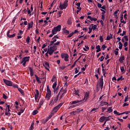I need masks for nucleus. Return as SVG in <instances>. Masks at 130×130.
<instances>
[{"label": "nucleus", "instance_id": "obj_10", "mask_svg": "<svg viewBox=\"0 0 130 130\" xmlns=\"http://www.w3.org/2000/svg\"><path fill=\"white\" fill-rule=\"evenodd\" d=\"M62 58H64L65 61H69V55L67 53H62L61 54Z\"/></svg>", "mask_w": 130, "mask_h": 130}, {"label": "nucleus", "instance_id": "obj_14", "mask_svg": "<svg viewBox=\"0 0 130 130\" xmlns=\"http://www.w3.org/2000/svg\"><path fill=\"white\" fill-rule=\"evenodd\" d=\"M82 101H84V100H78L76 101H72L70 103H71V105H75V104H78V103H80V102H82Z\"/></svg>", "mask_w": 130, "mask_h": 130}, {"label": "nucleus", "instance_id": "obj_5", "mask_svg": "<svg viewBox=\"0 0 130 130\" xmlns=\"http://www.w3.org/2000/svg\"><path fill=\"white\" fill-rule=\"evenodd\" d=\"M58 36L57 35L54 36L52 38V41L50 42V45H54L55 44V43L56 41H57V39H58Z\"/></svg>", "mask_w": 130, "mask_h": 130}, {"label": "nucleus", "instance_id": "obj_61", "mask_svg": "<svg viewBox=\"0 0 130 130\" xmlns=\"http://www.w3.org/2000/svg\"><path fill=\"white\" fill-rule=\"evenodd\" d=\"M22 34H23V31L19 30L18 35L21 36V35H22Z\"/></svg>", "mask_w": 130, "mask_h": 130}, {"label": "nucleus", "instance_id": "obj_54", "mask_svg": "<svg viewBox=\"0 0 130 130\" xmlns=\"http://www.w3.org/2000/svg\"><path fill=\"white\" fill-rule=\"evenodd\" d=\"M27 14L28 15H29V16H32V14H31V10H29V8H27Z\"/></svg>", "mask_w": 130, "mask_h": 130}, {"label": "nucleus", "instance_id": "obj_1", "mask_svg": "<svg viewBox=\"0 0 130 130\" xmlns=\"http://www.w3.org/2000/svg\"><path fill=\"white\" fill-rule=\"evenodd\" d=\"M60 44V41H57L55 43V44L53 45H50L48 46L47 52L48 53V54L50 55H52L53 54V52L55 51H56L57 49V46Z\"/></svg>", "mask_w": 130, "mask_h": 130}, {"label": "nucleus", "instance_id": "obj_26", "mask_svg": "<svg viewBox=\"0 0 130 130\" xmlns=\"http://www.w3.org/2000/svg\"><path fill=\"white\" fill-rule=\"evenodd\" d=\"M56 80H57L56 79V75H53V77L51 79V82H52V83H53V82L55 83V82H57Z\"/></svg>", "mask_w": 130, "mask_h": 130}, {"label": "nucleus", "instance_id": "obj_38", "mask_svg": "<svg viewBox=\"0 0 130 130\" xmlns=\"http://www.w3.org/2000/svg\"><path fill=\"white\" fill-rule=\"evenodd\" d=\"M91 26H92V27H91V28L93 29V30H95V29H97V25H96V24H91Z\"/></svg>", "mask_w": 130, "mask_h": 130}, {"label": "nucleus", "instance_id": "obj_52", "mask_svg": "<svg viewBox=\"0 0 130 130\" xmlns=\"http://www.w3.org/2000/svg\"><path fill=\"white\" fill-rule=\"evenodd\" d=\"M104 58H105V57L104 56H102L101 57H100L99 59L100 60L101 62L103 61Z\"/></svg>", "mask_w": 130, "mask_h": 130}, {"label": "nucleus", "instance_id": "obj_41", "mask_svg": "<svg viewBox=\"0 0 130 130\" xmlns=\"http://www.w3.org/2000/svg\"><path fill=\"white\" fill-rule=\"evenodd\" d=\"M89 46H85V48H83V50H84V51H88V50H89Z\"/></svg>", "mask_w": 130, "mask_h": 130}, {"label": "nucleus", "instance_id": "obj_34", "mask_svg": "<svg viewBox=\"0 0 130 130\" xmlns=\"http://www.w3.org/2000/svg\"><path fill=\"white\" fill-rule=\"evenodd\" d=\"M63 31L64 33L66 34V35L70 34V31H69L67 29H66V28H63Z\"/></svg>", "mask_w": 130, "mask_h": 130}, {"label": "nucleus", "instance_id": "obj_6", "mask_svg": "<svg viewBox=\"0 0 130 130\" xmlns=\"http://www.w3.org/2000/svg\"><path fill=\"white\" fill-rule=\"evenodd\" d=\"M29 58H30V56H26L22 58L21 61V63H22V65L23 66V67H25L26 62H27V61H29Z\"/></svg>", "mask_w": 130, "mask_h": 130}, {"label": "nucleus", "instance_id": "obj_50", "mask_svg": "<svg viewBox=\"0 0 130 130\" xmlns=\"http://www.w3.org/2000/svg\"><path fill=\"white\" fill-rule=\"evenodd\" d=\"M74 34H75V32H71V34H70L68 36V38H71V37H72V36H73L74 35Z\"/></svg>", "mask_w": 130, "mask_h": 130}, {"label": "nucleus", "instance_id": "obj_35", "mask_svg": "<svg viewBox=\"0 0 130 130\" xmlns=\"http://www.w3.org/2000/svg\"><path fill=\"white\" fill-rule=\"evenodd\" d=\"M105 120V116H102L100 118V122H103Z\"/></svg>", "mask_w": 130, "mask_h": 130}, {"label": "nucleus", "instance_id": "obj_40", "mask_svg": "<svg viewBox=\"0 0 130 130\" xmlns=\"http://www.w3.org/2000/svg\"><path fill=\"white\" fill-rule=\"evenodd\" d=\"M120 22L121 23H123V24H126V21L123 20V17H120Z\"/></svg>", "mask_w": 130, "mask_h": 130}, {"label": "nucleus", "instance_id": "obj_31", "mask_svg": "<svg viewBox=\"0 0 130 130\" xmlns=\"http://www.w3.org/2000/svg\"><path fill=\"white\" fill-rule=\"evenodd\" d=\"M111 36H107V38L106 39V40H110V39H112L113 37L112 35L110 34Z\"/></svg>", "mask_w": 130, "mask_h": 130}, {"label": "nucleus", "instance_id": "obj_37", "mask_svg": "<svg viewBox=\"0 0 130 130\" xmlns=\"http://www.w3.org/2000/svg\"><path fill=\"white\" fill-rule=\"evenodd\" d=\"M57 85V83L56 81H55L53 84V85H52V88L53 89V90L56 88V86Z\"/></svg>", "mask_w": 130, "mask_h": 130}, {"label": "nucleus", "instance_id": "obj_9", "mask_svg": "<svg viewBox=\"0 0 130 130\" xmlns=\"http://www.w3.org/2000/svg\"><path fill=\"white\" fill-rule=\"evenodd\" d=\"M3 81L7 86H8V87H12V86H13V82L11 81L4 79Z\"/></svg>", "mask_w": 130, "mask_h": 130}, {"label": "nucleus", "instance_id": "obj_28", "mask_svg": "<svg viewBox=\"0 0 130 130\" xmlns=\"http://www.w3.org/2000/svg\"><path fill=\"white\" fill-rule=\"evenodd\" d=\"M95 48L96 49V52H100V51H101V48H100V45L96 46Z\"/></svg>", "mask_w": 130, "mask_h": 130}, {"label": "nucleus", "instance_id": "obj_15", "mask_svg": "<svg viewBox=\"0 0 130 130\" xmlns=\"http://www.w3.org/2000/svg\"><path fill=\"white\" fill-rule=\"evenodd\" d=\"M10 30H8L7 33V36L8 38H13L16 36V34H13V35H10Z\"/></svg>", "mask_w": 130, "mask_h": 130}, {"label": "nucleus", "instance_id": "obj_22", "mask_svg": "<svg viewBox=\"0 0 130 130\" xmlns=\"http://www.w3.org/2000/svg\"><path fill=\"white\" fill-rule=\"evenodd\" d=\"M83 109H81V108H79V109H76V110H75V113L76 114H79L80 113H81V111H83Z\"/></svg>", "mask_w": 130, "mask_h": 130}, {"label": "nucleus", "instance_id": "obj_33", "mask_svg": "<svg viewBox=\"0 0 130 130\" xmlns=\"http://www.w3.org/2000/svg\"><path fill=\"white\" fill-rule=\"evenodd\" d=\"M18 91L19 92H20V93H21V94L23 95V96H24V95L25 94L24 92V90H23V89H22L21 88H18Z\"/></svg>", "mask_w": 130, "mask_h": 130}, {"label": "nucleus", "instance_id": "obj_53", "mask_svg": "<svg viewBox=\"0 0 130 130\" xmlns=\"http://www.w3.org/2000/svg\"><path fill=\"white\" fill-rule=\"evenodd\" d=\"M99 40H100V42H103V36H100Z\"/></svg>", "mask_w": 130, "mask_h": 130}, {"label": "nucleus", "instance_id": "obj_23", "mask_svg": "<svg viewBox=\"0 0 130 130\" xmlns=\"http://www.w3.org/2000/svg\"><path fill=\"white\" fill-rule=\"evenodd\" d=\"M36 81L38 82V84H41V80H40V78H39L37 75H35Z\"/></svg>", "mask_w": 130, "mask_h": 130}, {"label": "nucleus", "instance_id": "obj_48", "mask_svg": "<svg viewBox=\"0 0 130 130\" xmlns=\"http://www.w3.org/2000/svg\"><path fill=\"white\" fill-rule=\"evenodd\" d=\"M120 69L121 73H124V67H123V66L120 67Z\"/></svg>", "mask_w": 130, "mask_h": 130}, {"label": "nucleus", "instance_id": "obj_49", "mask_svg": "<svg viewBox=\"0 0 130 130\" xmlns=\"http://www.w3.org/2000/svg\"><path fill=\"white\" fill-rule=\"evenodd\" d=\"M110 117H111V116H109V117H105V120L106 121H108L109 120H110Z\"/></svg>", "mask_w": 130, "mask_h": 130}, {"label": "nucleus", "instance_id": "obj_45", "mask_svg": "<svg viewBox=\"0 0 130 130\" xmlns=\"http://www.w3.org/2000/svg\"><path fill=\"white\" fill-rule=\"evenodd\" d=\"M37 113H38V111L37 110H35L32 112V115H36V114H37Z\"/></svg>", "mask_w": 130, "mask_h": 130}, {"label": "nucleus", "instance_id": "obj_30", "mask_svg": "<svg viewBox=\"0 0 130 130\" xmlns=\"http://www.w3.org/2000/svg\"><path fill=\"white\" fill-rule=\"evenodd\" d=\"M112 111H113V110H112V107H110L108 108V110H107V112H109V113H111V112H112Z\"/></svg>", "mask_w": 130, "mask_h": 130}, {"label": "nucleus", "instance_id": "obj_63", "mask_svg": "<svg viewBox=\"0 0 130 130\" xmlns=\"http://www.w3.org/2000/svg\"><path fill=\"white\" fill-rule=\"evenodd\" d=\"M87 19H89V20H90V21H93V18L90 16H87Z\"/></svg>", "mask_w": 130, "mask_h": 130}, {"label": "nucleus", "instance_id": "obj_42", "mask_svg": "<svg viewBox=\"0 0 130 130\" xmlns=\"http://www.w3.org/2000/svg\"><path fill=\"white\" fill-rule=\"evenodd\" d=\"M67 24H68V25H72V18L68 19Z\"/></svg>", "mask_w": 130, "mask_h": 130}, {"label": "nucleus", "instance_id": "obj_2", "mask_svg": "<svg viewBox=\"0 0 130 130\" xmlns=\"http://www.w3.org/2000/svg\"><path fill=\"white\" fill-rule=\"evenodd\" d=\"M51 98V90L49 89V87L47 86V94L45 96V99L47 101H49Z\"/></svg>", "mask_w": 130, "mask_h": 130}, {"label": "nucleus", "instance_id": "obj_59", "mask_svg": "<svg viewBox=\"0 0 130 130\" xmlns=\"http://www.w3.org/2000/svg\"><path fill=\"white\" fill-rule=\"evenodd\" d=\"M119 12V10H117V11H115L114 13V16H117V13Z\"/></svg>", "mask_w": 130, "mask_h": 130}, {"label": "nucleus", "instance_id": "obj_3", "mask_svg": "<svg viewBox=\"0 0 130 130\" xmlns=\"http://www.w3.org/2000/svg\"><path fill=\"white\" fill-rule=\"evenodd\" d=\"M69 1L68 0H66L62 4H60L59 6V8L60 10H66L67 8H68V6H69V4H68V2Z\"/></svg>", "mask_w": 130, "mask_h": 130}, {"label": "nucleus", "instance_id": "obj_16", "mask_svg": "<svg viewBox=\"0 0 130 130\" xmlns=\"http://www.w3.org/2000/svg\"><path fill=\"white\" fill-rule=\"evenodd\" d=\"M89 92H85V96L84 98V100L85 102H86V101H87L88 100V99H89Z\"/></svg>", "mask_w": 130, "mask_h": 130}, {"label": "nucleus", "instance_id": "obj_60", "mask_svg": "<svg viewBox=\"0 0 130 130\" xmlns=\"http://www.w3.org/2000/svg\"><path fill=\"white\" fill-rule=\"evenodd\" d=\"M124 19L126 20L127 19V14L125 13L124 15Z\"/></svg>", "mask_w": 130, "mask_h": 130}, {"label": "nucleus", "instance_id": "obj_18", "mask_svg": "<svg viewBox=\"0 0 130 130\" xmlns=\"http://www.w3.org/2000/svg\"><path fill=\"white\" fill-rule=\"evenodd\" d=\"M33 24H34L33 21H31L30 22L28 23L27 30H30V29H31V28L33 27Z\"/></svg>", "mask_w": 130, "mask_h": 130}, {"label": "nucleus", "instance_id": "obj_47", "mask_svg": "<svg viewBox=\"0 0 130 130\" xmlns=\"http://www.w3.org/2000/svg\"><path fill=\"white\" fill-rule=\"evenodd\" d=\"M70 115H77L75 111H73L70 113Z\"/></svg>", "mask_w": 130, "mask_h": 130}, {"label": "nucleus", "instance_id": "obj_21", "mask_svg": "<svg viewBox=\"0 0 130 130\" xmlns=\"http://www.w3.org/2000/svg\"><path fill=\"white\" fill-rule=\"evenodd\" d=\"M57 31H60L61 30V25H58L54 28Z\"/></svg>", "mask_w": 130, "mask_h": 130}, {"label": "nucleus", "instance_id": "obj_39", "mask_svg": "<svg viewBox=\"0 0 130 130\" xmlns=\"http://www.w3.org/2000/svg\"><path fill=\"white\" fill-rule=\"evenodd\" d=\"M61 14H62V11H58V13H57L58 18V17L59 18H60L61 17Z\"/></svg>", "mask_w": 130, "mask_h": 130}, {"label": "nucleus", "instance_id": "obj_32", "mask_svg": "<svg viewBox=\"0 0 130 130\" xmlns=\"http://www.w3.org/2000/svg\"><path fill=\"white\" fill-rule=\"evenodd\" d=\"M29 130H33L34 129V122H32L30 126L29 127Z\"/></svg>", "mask_w": 130, "mask_h": 130}, {"label": "nucleus", "instance_id": "obj_43", "mask_svg": "<svg viewBox=\"0 0 130 130\" xmlns=\"http://www.w3.org/2000/svg\"><path fill=\"white\" fill-rule=\"evenodd\" d=\"M119 49H122V43L121 42H119Z\"/></svg>", "mask_w": 130, "mask_h": 130}, {"label": "nucleus", "instance_id": "obj_7", "mask_svg": "<svg viewBox=\"0 0 130 130\" xmlns=\"http://www.w3.org/2000/svg\"><path fill=\"white\" fill-rule=\"evenodd\" d=\"M66 92H67V90H63V88H61L59 92L57 95V98H58V96L59 95V94H61V95L60 96V99H61L63 96V95H64Z\"/></svg>", "mask_w": 130, "mask_h": 130}, {"label": "nucleus", "instance_id": "obj_55", "mask_svg": "<svg viewBox=\"0 0 130 130\" xmlns=\"http://www.w3.org/2000/svg\"><path fill=\"white\" fill-rule=\"evenodd\" d=\"M106 48H107V47H106V46H105V45H103L101 48H102V50H105Z\"/></svg>", "mask_w": 130, "mask_h": 130}, {"label": "nucleus", "instance_id": "obj_12", "mask_svg": "<svg viewBox=\"0 0 130 130\" xmlns=\"http://www.w3.org/2000/svg\"><path fill=\"white\" fill-rule=\"evenodd\" d=\"M10 111H11V110L10 109V105H7L6 109L5 115H11Z\"/></svg>", "mask_w": 130, "mask_h": 130}, {"label": "nucleus", "instance_id": "obj_64", "mask_svg": "<svg viewBox=\"0 0 130 130\" xmlns=\"http://www.w3.org/2000/svg\"><path fill=\"white\" fill-rule=\"evenodd\" d=\"M87 19H89V20H90V21H93V18L90 16H87Z\"/></svg>", "mask_w": 130, "mask_h": 130}, {"label": "nucleus", "instance_id": "obj_8", "mask_svg": "<svg viewBox=\"0 0 130 130\" xmlns=\"http://www.w3.org/2000/svg\"><path fill=\"white\" fill-rule=\"evenodd\" d=\"M35 99L36 102H39V90L36 89V94H35Z\"/></svg>", "mask_w": 130, "mask_h": 130}, {"label": "nucleus", "instance_id": "obj_46", "mask_svg": "<svg viewBox=\"0 0 130 130\" xmlns=\"http://www.w3.org/2000/svg\"><path fill=\"white\" fill-rule=\"evenodd\" d=\"M12 87H13V88H16V89H18V90L19 89V86H18L17 84H13L12 83Z\"/></svg>", "mask_w": 130, "mask_h": 130}, {"label": "nucleus", "instance_id": "obj_57", "mask_svg": "<svg viewBox=\"0 0 130 130\" xmlns=\"http://www.w3.org/2000/svg\"><path fill=\"white\" fill-rule=\"evenodd\" d=\"M125 33H126V31L123 30L122 34H120V36H124V35H125Z\"/></svg>", "mask_w": 130, "mask_h": 130}, {"label": "nucleus", "instance_id": "obj_4", "mask_svg": "<svg viewBox=\"0 0 130 130\" xmlns=\"http://www.w3.org/2000/svg\"><path fill=\"white\" fill-rule=\"evenodd\" d=\"M61 106H62V103H60L57 106L55 107L52 111V114H54V113H56L58 109H59V108H60Z\"/></svg>", "mask_w": 130, "mask_h": 130}, {"label": "nucleus", "instance_id": "obj_24", "mask_svg": "<svg viewBox=\"0 0 130 130\" xmlns=\"http://www.w3.org/2000/svg\"><path fill=\"white\" fill-rule=\"evenodd\" d=\"M105 105H108V103L104 101H101L100 102V106H105Z\"/></svg>", "mask_w": 130, "mask_h": 130}, {"label": "nucleus", "instance_id": "obj_36", "mask_svg": "<svg viewBox=\"0 0 130 130\" xmlns=\"http://www.w3.org/2000/svg\"><path fill=\"white\" fill-rule=\"evenodd\" d=\"M79 93H80V90H75L74 91V94L75 95H77V96H80V95L79 94Z\"/></svg>", "mask_w": 130, "mask_h": 130}, {"label": "nucleus", "instance_id": "obj_27", "mask_svg": "<svg viewBox=\"0 0 130 130\" xmlns=\"http://www.w3.org/2000/svg\"><path fill=\"white\" fill-rule=\"evenodd\" d=\"M58 89H59V85H57V87H55L54 89H53V92L55 94L57 93V91H58Z\"/></svg>", "mask_w": 130, "mask_h": 130}, {"label": "nucleus", "instance_id": "obj_29", "mask_svg": "<svg viewBox=\"0 0 130 130\" xmlns=\"http://www.w3.org/2000/svg\"><path fill=\"white\" fill-rule=\"evenodd\" d=\"M77 106H79V105H73L72 106H71L68 108V109H73V108H75V107H77Z\"/></svg>", "mask_w": 130, "mask_h": 130}, {"label": "nucleus", "instance_id": "obj_44", "mask_svg": "<svg viewBox=\"0 0 130 130\" xmlns=\"http://www.w3.org/2000/svg\"><path fill=\"white\" fill-rule=\"evenodd\" d=\"M123 80H124V78H123L122 76H121L120 77L117 78V81H123Z\"/></svg>", "mask_w": 130, "mask_h": 130}, {"label": "nucleus", "instance_id": "obj_51", "mask_svg": "<svg viewBox=\"0 0 130 130\" xmlns=\"http://www.w3.org/2000/svg\"><path fill=\"white\" fill-rule=\"evenodd\" d=\"M26 42H27V44H29V42H30V37H27L26 38Z\"/></svg>", "mask_w": 130, "mask_h": 130}, {"label": "nucleus", "instance_id": "obj_19", "mask_svg": "<svg viewBox=\"0 0 130 130\" xmlns=\"http://www.w3.org/2000/svg\"><path fill=\"white\" fill-rule=\"evenodd\" d=\"M44 67H45V69L48 71H49V63L48 62H45L44 64Z\"/></svg>", "mask_w": 130, "mask_h": 130}, {"label": "nucleus", "instance_id": "obj_62", "mask_svg": "<svg viewBox=\"0 0 130 130\" xmlns=\"http://www.w3.org/2000/svg\"><path fill=\"white\" fill-rule=\"evenodd\" d=\"M127 42H125L123 45L124 47H127Z\"/></svg>", "mask_w": 130, "mask_h": 130}, {"label": "nucleus", "instance_id": "obj_25", "mask_svg": "<svg viewBox=\"0 0 130 130\" xmlns=\"http://www.w3.org/2000/svg\"><path fill=\"white\" fill-rule=\"evenodd\" d=\"M124 59H125V58H124V56H121V57H120V58L119 59V61L121 63H123V60H124Z\"/></svg>", "mask_w": 130, "mask_h": 130}, {"label": "nucleus", "instance_id": "obj_20", "mask_svg": "<svg viewBox=\"0 0 130 130\" xmlns=\"http://www.w3.org/2000/svg\"><path fill=\"white\" fill-rule=\"evenodd\" d=\"M28 70L30 72V75L31 77H33L34 76V72H33V69L31 67L28 68Z\"/></svg>", "mask_w": 130, "mask_h": 130}, {"label": "nucleus", "instance_id": "obj_11", "mask_svg": "<svg viewBox=\"0 0 130 130\" xmlns=\"http://www.w3.org/2000/svg\"><path fill=\"white\" fill-rule=\"evenodd\" d=\"M100 81L99 82V86L100 87L101 89H103V84L104 82L103 81V76L100 78Z\"/></svg>", "mask_w": 130, "mask_h": 130}, {"label": "nucleus", "instance_id": "obj_56", "mask_svg": "<svg viewBox=\"0 0 130 130\" xmlns=\"http://www.w3.org/2000/svg\"><path fill=\"white\" fill-rule=\"evenodd\" d=\"M95 74L96 75H100V70L99 69H98L96 71H95Z\"/></svg>", "mask_w": 130, "mask_h": 130}, {"label": "nucleus", "instance_id": "obj_17", "mask_svg": "<svg viewBox=\"0 0 130 130\" xmlns=\"http://www.w3.org/2000/svg\"><path fill=\"white\" fill-rule=\"evenodd\" d=\"M56 33H57V30L55 28H53L52 30V34L50 35L49 37H52L53 35H55V34H56Z\"/></svg>", "mask_w": 130, "mask_h": 130}, {"label": "nucleus", "instance_id": "obj_13", "mask_svg": "<svg viewBox=\"0 0 130 130\" xmlns=\"http://www.w3.org/2000/svg\"><path fill=\"white\" fill-rule=\"evenodd\" d=\"M57 100H58L57 97H56L54 100L52 99L50 102L49 105H51V106H52V105H54V104H55V103L57 102Z\"/></svg>", "mask_w": 130, "mask_h": 130}, {"label": "nucleus", "instance_id": "obj_58", "mask_svg": "<svg viewBox=\"0 0 130 130\" xmlns=\"http://www.w3.org/2000/svg\"><path fill=\"white\" fill-rule=\"evenodd\" d=\"M44 102V100L43 99H42L40 102V106H41V105L43 104Z\"/></svg>", "mask_w": 130, "mask_h": 130}]
</instances>
